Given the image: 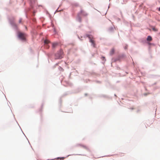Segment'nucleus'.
<instances>
[{
    "mask_svg": "<svg viewBox=\"0 0 160 160\" xmlns=\"http://www.w3.org/2000/svg\"><path fill=\"white\" fill-rule=\"evenodd\" d=\"M80 13L83 16H86L88 15V14L87 13L85 12L84 11L82 10L80 11Z\"/></svg>",
    "mask_w": 160,
    "mask_h": 160,
    "instance_id": "20e7f679",
    "label": "nucleus"
},
{
    "mask_svg": "<svg viewBox=\"0 0 160 160\" xmlns=\"http://www.w3.org/2000/svg\"><path fill=\"white\" fill-rule=\"evenodd\" d=\"M49 42V41L48 40H45L44 41V43L45 44H48Z\"/></svg>",
    "mask_w": 160,
    "mask_h": 160,
    "instance_id": "6e6552de",
    "label": "nucleus"
},
{
    "mask_svg": "<svg viewBox=\"0 0 160 160\" xmlns=\"http://www.w3.org/2000/svg\"><path fill=\"white\" fill-rule=\"evenodd\" d=\"M58 45L57 43H53L52 44V46L53 48H55V47H56L57 45Z\"/></svg>",
    "mask_w": 160,
    "mask_h": 160,
    "instance_id": "1a4fd4ad",
    "label": "nucleus"
},
{
    "mask_svg": "<svg viewBox=\"0 0 160 160\" xmlns=\"http://www.w3.org/2000/svg\"><path fill=\"white\" fill-rule=\"evenodd\" d=\"M88 38L90 39V42L92 43V44L93 46L94 47H95V43L94 41L91 38L89 37V36H88Z\"/></svg>",
    "mask_w": 160,
    "mask_h": 160,
    "instance_id": "7ed1b4c3",
    "label": "nucleus"
},
{
    "mask_svg": "<svg viewBox=\"0 0 160 160\" xmlns=\"http://www.w3.org/2000/svg\"><path fill=\"white\" fill-rule=\"evenodd\" d=\"M22 21V19H20L19 20V22L21 23Z\"/></svg>",
    "mask_w": 160,
    "mask_h": 160,
    "instance_id": "f8f14e48",
    "label": "nucleus"
},
{
    "mask_svg": "<svg viewBox=\"0 0 160 160\" xmlns=\"http://www.w3.org/2000/svg\"><path fill=\"white\" fill-rule=\"evenodd\" d=\"M63 52L62 50H60L55 55V59H60L62 58Z\"/></svg>",
    "mask_w": 160,
    "mask_h": 160,
    "instance_id": "f257e3e1",
    "label": "nucleus"
},
{
    "mask_svg": "<svg viewBox=\"0 0 160 160\" xmlns=\"http://www.w3.org/2000/svg\"><path fill=\"white\" fill-rule=\"evenodd\" d=\"M64 159V158H61V159H62V160H63Z\"/></svg>",
    "mask_w": 160,
    "mask_h": 160,
    "instance_id": "ddd939ff",
    "label": "nucleus"
},
{
    "mask_svg": "<svg viewBox=\"0 0 160 160\" xmlns=\"http://www.w3.org/2000/svg\"><path fill=\"white\" fill-rule=\"evenodd\" d=\"M159 10L160 11V7L159 8Z\"/></svg>",
    "mask_w": 160,
    "mask_h": 160,
    "instance_id": "4468645a",
    "label": "nucleus"
},
{
    "mask_svg": "<svg viewBox=\"0 0 160 160\" xmlns=\"http://www.w3.org/2000/svg\"><path fill=\"white\" fill-rule=\"evenodd\" d=\"M114 49L113 48H112L110 51V54L111 55L113 54L114 53Z\"/></svg>",
    "mask_w": 160,
    "mask_h": 160,
    "instance_id": "423d86ee",
    "label": "nucleus"
},
{
    "mask_svg": "<svg viewBox=\"0 0 160 160\" xmlns=\"http://www.w3.org/2000/svg\"><path fill=\"white\" fill-rule=\"evenodd\" d=\"M60 70L62 71H63V69L62 68H61V67H60Z\"/></svg>",
    "mask_w": 160,
    "mask_h": 160,
    "instance_id": "9d476101",
    "label": "nucleus"
},
{
    "mask_svg": "<svg viewBox=\"0 0 160 160\" xmlns=\"http://www.w3.org/2000/svg\"><path fill=\"white\" fill-rule=\"evenodd\" d=\"M25 34L24 33L20 32L18 34L19 38L22 40H24L25 39Z\"/></svg>",
    "mask_w": 160,
    "mask_h": 160,
    "instance_id": "f03ea898",
    "label": "nucleus"
},
{
    "mask_svg": "<svg viewBox=\"0 0 160 160\" xmlns=\"http://www.w3.org/2000/svg\"><path fill=\"white\" fill-rule=\"evenodd\" d=\"M81 21V19H80V20H79V21H80H80Z\"/></svg>",
    "mask_w": 160,
    "mask_h": 160,
    "instance_id": "2eb2a0df",
    "label": "nucleus"
},
{
    "mask_svg": "<svg viewBox=\"0 0 160 160\" xmlns=\"http://www.w3.org/2000/svg\"><path fill=\"white\" fill-rule=\"evenodd\" d=\"M78 146H80L85 149H87L88 147L85 145H81V144H78Z\"/></svg>",
    "mask_w": 160,
    "mask_h": 160,
    "instance_id": "0eeeda50",
    "label": "nucleus"
},
{
    "mask_svg": "<svg viewBox=\"0 0 160 160\" xmlns=\"http://www.w3.org/2000/svg\"><path fill=\"white\" fill-rule=\"evenodd\" d=\"M152 40V38L150 36H148L147 39V41H151Z\"/></svg>",
    "mask_w": 160,
    "mask_h": 160,
    "instance_id": "39448f33",
    "label": "nucleus"
},
{
    "mask_svg": "<svg viewBox=\"0 0 160 160\" xmlns=\"http://www.w3.org/2000/svg\"><path fill=\"white\" fill-rule=\"evenodd\" d=\"M153 30L154 31H157V30L155 28H153Z\"/></svg>",
    "mask_w": 160,
    "mask_h": 160,
    "instance_id": "9b49d317",
    "label": "nucleus"
}]
</instances>
